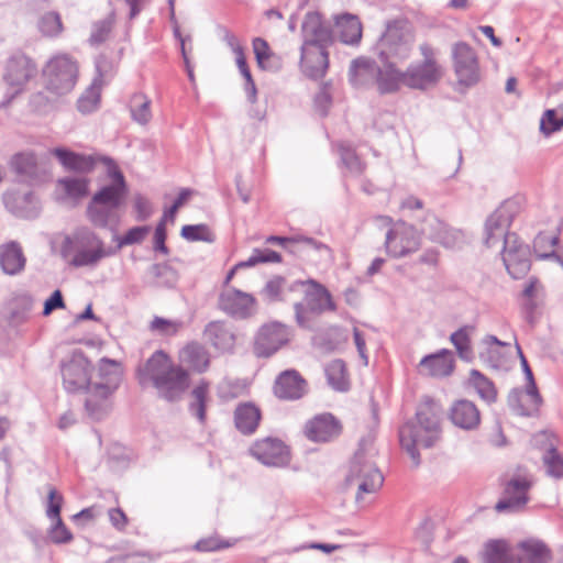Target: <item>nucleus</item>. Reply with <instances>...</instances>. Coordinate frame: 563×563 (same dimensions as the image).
<instances>
[{"mask_svg": "<svg viewBox=\"0 0 563 563\" xmlns=\"http://www.w3.org/2000/svg\"><path fill=\"white\" fill-rule=\"evenodd\" d=\"M26 265V256L22 246L10 241L0 245V268L3 274L15 276L21 274Z\"/></svg>", "mask_w": 563, "mask_h": 563, "instance_id": "obj_30", "label": "nucleus"}, {"mask_svg": "<svg viewBox=\"0 0 563 563\" xmlns=\"http://www.w3.org/2000/svg\"><path fill=\"white\" fill-rule=\"evenodd\" d=\"M110 176L113 181L92 195L85 211L87 220L98 229H115L121 218L120 209L128 194L124 176L118 167L110 170Z\"/></svg>", "mask_w": 563, "mask_h": 563, "instance_id": "obj_2", "label": "nucleus"}, {"mask_svg": "<svg viewBox=\"0 0 563 563\" xmlns=\"http://www.w3.org/2000/svg\"><path fill=\"white\" fill-rule=\"evenodd\" d=\"M250 453L266 466L285 467L290 463L289 448L277 438L268 437L255 441Z\"/></svg>", "mask_w": 563, "mask_h": 563, "instance_id": "obj_17", "label": "nucleus"}, {"mask_svg": "<svg viewBox=\"0 0 563 563\" xmlns=\"http://www.w3.org/2000/svg\"><path fill=\"white\" fill-rule=\"evenodd\" d=\"M376 64L367 58H356L351 63L349 79L354 87L366 86L376 78Z\"/></svg>", "mask_w": 563, "mask_h": 563, "instance_id": "obj_41", "label": "nucleus"}, {"mask_svg": "<svg viewBox=\"0 0 563 563\" xmlns=\"http://www.w3.org/2000/svg\"><path fill=\"white\" fill-rule=\"evenodd\" d=\"M302 44L308 46L329 47L334 41L330 25L324 24L322 15L317 11L306 13L301 24Z\"/></svg>", "mask_w": 563, "mask_h": 563, "instance_id": "obj_20", "label": "nucleus"}, {"mask_svg": "<svg viewBox=\"0 0 563 563\" xmlns=\"http://www.w3.org/2000/svg\"><path fill=\"white\" fill-rule=\"evenodd\" d=\"M289 329L279 322L262 325L254 340V354L258 357H269L288 343Z\"/></svg>", "mask_w": 563, "mask_h": 563, "instance_id": "obj_16", "label": "nucleus"}, {"mask_svg": "<svg viewBox=\"0 0 563 563\" xmlns=\"http://www.w3.org/2000/svg\"><path fill=\"white\" fill-rule=\"evenodd\" d=\"M37 26L43 35L49 37L58 35L63 30L60 16L56 12L44 13L40 18Z\"/></svg>", "mask_w": 563, "mask_h": 563, "instance_id": "obj_53", "label": "nucleus"}, {"mask_svg": "<svg viewBox=\"0 0 563 563\" xmlns=\"http://www.w3.org/2000/svg\"><path fill=\"white\" fill-rule=\"evenodd\" d=\"M10 166L30 184H40L48 176L45 168L41 167L36 155L31 151L14 154L10 161Z\"/></svg>", "mask_w": 563, "mask_h": 563, "instance_id": "obj_26", "label": "nucleus"}, {"mask_svg": "<svg viewBox=\"0 0 563 563\" xmlns=\"http://www.w3.org/2000/svg\"><path fill=\"white\" fill-rule=\"evenodd\" d=\"M503 262L508 274L515 279L525 277L530 271L529 246L522 244L517 234L506 236L503 247Z\"/></svg>", "mask_w": 563, "mask_h": 563, "instance_id": "obj_15", "label": "nucleus"}, {"mask_svg": "<svg viewBox=\"0 0 563 563\" xmlns=\"http://www.w3.org/2000/svg\"><path fill=\"white\" fill-rule=\"evenodd\" d=\"M551 550L540 540H525L515 548V562L512 563H551Z\"/></svg>", "mask_w": 563, "mask_h": 563, "instance_id": "obj_29", "label": "nucleus"}, {"mask_svg": "<svg viewBox=\"0 0 563 563\" xmlns=\"http://www.w3.org/2000/svg\"><path fill=\"white\" fill-rule=\"evenodd\" d=\"M340 41L346 45H358L362 40V23L357 15L342 13L334 18Z\"/></svg>", "mask_w": 563, "mask_h": 563, "instance_id": "obj_34", "label": "nucleus"}, {"mask_svg": "<svg viewBox=\"0 0 563 563\" xmlns=\"http://www.w3.org/2000/svg\"><path fill=\"white\" fill-rule=\"evenodd\" d=\"M396 63H383V66H376L375 84L380 95L397 92L401 86H405V71L396 67Z\"/></svg>", "mask_w": 563, "mask_h": 563, "instance_id": "obj_31", "label": "nucleus"}, {"mask_svg": "<svg viewBox=\"0 0 563 563\" xmlns=\"http://www.w3.org/2000/svg\"><path fill=\"white\" fill-rule=\"evenodd\" d=\"M384 246L387 255L401 258L420 249L421 236L413 225L397 222L386 232Z\"/></svg>", "mask_w": 563, "mask_h": 563, "instance_id": "obj_12", "label": "nucleus"}, {"mask_svg": "<svg viewBox=\"0 0 563 563\" xmlns=\"http://www.w3.org/2000/svg\"><path fill=\"white\" fill-rule=\"evenodd\" d=\"M183 328L181 321L168 320L155 317L150 323V330L165 336L175 335Z\"/></svg>", "mask_w": 563, "mask_h": 563, "instance_id": "obj_55", "label": "nucleus"}, {"mask_svg": "<svg viewBox=\"0 0 563 563\" xmlns=\"http://www.w3.org/2000/svg\"><path fill=\"white\" fill-rule=\"evenodd\" d=\"M62 255L74 267H96L115 251L90 228L79 227L62 243Z\"/></svg>", "mask_w": 563, "mask_h": 563, "instance_id": "obj_4", "label": "nucleus"}, {"mask_svg": "<svg viewBox=\"0 0 563 563\" xmlns=\"http://www.w3.org/2000/svg\"><path fill=\"white\" fill-rule=\"evenodd\" d=\"M346 485L355 487V501L357 505L365 503V495L375 494L384 483V477L376 465L358 450L351 464L346 476Z\"/></svg>", "mask_w": 563, "mask_h": 563, "instance_id": "obj_7", "label": "nucleus"}, {"mask_svg": "<svg viewBox=\"0 0 563 563\" xmlns=\"http://www.w3.org/2000/svg\"><path fill=\"white\" fill-rule=\"evenodd\" d=\"M244 391V386L239 382L224 380L219 386V395L224 400H231L240 397Z\"/></svg>", "mask_w": 563, "mask_h": 563, "instance_id": "obj_63", "label": "nucleus"}, {"mask_svg": "<svg viewBox=\"0 0 563 563\" xmlns=\"http://www.w3.org/2000/svg\"><path fill=\"white\" fill-rule=\"evenodd\" d=\"M52 154L58 159L65 169L79 174L87 175L92 173L98 162H103L109 165V172L112 170L113 167H117L109 157L80 154L64 147L53 148Z\"/></svg>", "mask_w": 563, "mask_h": 563, "instance_id": "obj_19", "label": "nucleus"}, {"mask_svg": "<svg viewBox=\"0 0 563 563\" xmlns=\"http://www.w3.org/2000/svg\"><path fill=\"white\" fill-rule=\"evenodd\" d=\"M559 230L560 223L558 222L554 230L539 232L533 241V250L537 257L541 260H555L563 266V260L554 249L559 242Z\"/></svg>", "mask_w": 563, "mask_h": 563, "instance_id": "obj_35", "label": "nucleus"}, {"mask_svg": "<svg viewBox=\"0 0 563 563\" xmlns=\"http://www.w3.org/2000/svg\"><path fill=\"white\" fill-rule=\"evenodd\" d=\"M255 299L252 295L235 288H228L222 291L219 298L220 308L234 318H246L254 310Z\"/></svg>", "mask_w": 563, "mask_h": 563, "instance_id": "obj_25", "label": "nucleus"}, {"mask_svg": "<svg viewBox=\"0 0 563 563\" xmlns=\"http://www.w3.org/2000/svg\"><path fill=\"white\" fill-rule=\"evenodd\" d=\"M440 432V409L430 399L419 406L415 420L400 427V445L409 454L415 466L420 464L418 446L431 448L438 441Z\"/></svg>", "mask_w": 563, "mask_h": 563, "instance_id": "obj_3", "label": "nucleus"}, {"mask_svg": "<svg viewBox=\"0 0 563 563\" xmlns=\"http://www.w3.org/2000/svg\"><path fill=\"white\" fill-rule=\"evenodd\" d=\"M151 228L148 225L133 227L126 231V233L118 239V249L125 245H132L141 243L150 233Z\"/></svg>", "mask_w": 563, "mask_h": 563, "instance_id": "obj_61", "label": "nucleus"}, {"mask_svg": "<svg viewBox=\"0 0 563 563\" xmlns=\"http://www.w3.org/2000/svg\"><path fill=\"white\" fill-rule=\"evenodd\" d=\"M307 382L295 369L280 373L274 384V394L283 400H297L307 393Z\"/></svg>", "mask_w": 563, "mask_h": 563, "instance_id": "obj_28", "label": "nucleus"}, {"mask_svg": "<svg viewBox=\"0 0 563 563\" xmlns=\"http://www.w3.org/2000/svg\"><path fill=\"white\" fill-rule=\"evenodd\" d=\"M99 374L104 382L93 384L88 389V396L85 400L88 413L96 420H100L107 415L109 410L108 397L117 389L120 380L118 364L108 358L101 361Z\"/></svg>", "mask_w": 563, "mask_h": 563, "instance_id": "obj_6", "label": "nucleus"}, {"mask_svg": "<svg viewBox=\"0 0 563 563\" xmlns=\"http://www.w3.org/2000/svg\"><path fill=\"white\" fill-rule=\"evenodd\" d=\"M115 20L114 12H111L106 19L97 21L92 24L89 43L91 45H99L103 43L112 31Z\"/></svg>", "mask_w": 563, "mask_h": 563, "instance_id": "obj_52", "label": "nucleus"}, {"mask_svg": "<svg viewBox=\"0 0 563 563\" xmlns=\"http://www.w3.org/2000/svg\"><path fill=\"white\" fill-rule=\"evenodd\" d=\"M139 383L142 387L152 385L161 398L167 401L178 400L189 387V375L181 366L173 363L162 350L137 367Z\"/></svg>", "mask_w": 563, "mask_h": 563, "instance_id": "obj_1", "label": "nucleus"}, {"mask_svg": "<svg viewBox=\"0 0 563 563\" xmlns=\"http://www.w3.org/2000/svg\"><path fill=\"white\" fill-rule=\"evenodd\" d=\"M342 426L331 413L318 415L305 426L306 437L313 442H329L340 435Z\"/></svg>", "mask_w": 563, "mask_h": 563, "instance_id": "obj_24", "label": "nucleus"}, {"mask_svg": "<svg viewBox=\"0 0 563 563\" xmlns=\"http://www.w3.org/2000/svg\"><path fill=\"white\" fill-rule=\"evenodd\" d=\"M37 74L35 62L22 52L12 54L4 67L3 81L8 86L7 96L9 100L21 93L27 82Z\"/></svg>", "mask_w": 563, "mask_h": 563, "instance_id": "obj_9", "label": "nucleus"}, {"mask_svg": "<svg viewBox=\"0 0 563 563\" xmlns=\"http://www.w3.org/2000/svg\"><path fill=\"white\" fill-rule=\"evenodd\" d=\"M209 395V384L202 380L191 391V401L189 411L199 420L200 423L206 421V404Z\"/></svg>", "mask_w": 563, "mask_h": 563, "instance_id": "obj_47", "label": "nucleus"}, {"mask_svg": "<svg viewBox=\"0 0 563 563\" xmlns=\"http://www.w3.org/2000/svg\"><path fill=\"white\" fill-rule=\"evenodd\" d=\"M415 43L411 26L406 21L389 22L376 44V53L382 63H402L408 59Z\"/></svg>", "mask_w": 563, "mask_h": 563, "instance_id": "obj_5", "label": "nucleus"}, {"mask_svg": "<svg viewBox=\"0 0 563 563\" xmlns=\"http://www.w3.org/2000/svg\"><path fill=\"white\" fill-rule=\"evenodd\" d=\"M260 420L261 411L251 402L241 404L234 410V424L242 434H253L258 427Z\"/></svg>", "mask_w": 563, "mask_h": 563, "instance_id": "obj_39", "label": "nucleus"}, {"mask_svg": "<svg viewBox=\"0 0 563 563\" xmlns=\"http://www.w3.org/2000/svg\"><path fill=\"white\" fill-rule=\"evenodd\" d=\"M507 345L508 343L500 341L497 336L487 334L481 340L479 343V358L496 367L500 355L497 347Z\"/></svg>", "mask_w": 563, "mask_h": 563, "instance_id": "obj_50", "label": "nucleus"}, {"mask_svg": "<svg viewBox=\"0 0 563 563\" xmlns=\"http://www.w3.org/2000/svg\"><path fill=\"white\" fill-rule=\"evenodd\" d=\"M90 179L86 176H67L57 179L56 189L62 191L63 199H69L74 202L80 201L89 194Z\"/></svg>", "mask_w": 563, "mask_h": 563, "instance_id": "obj_38", "label": "nucleus"}, {"mask_svg": "<svg viewBox=\"0 0 563 563\" xmlns=\"http://www.w3.org/2000/svg\"><path fill=\"white\" fill-rule=\"evenodd\" d=\"M180 360L199 373L205 372L209 366V355L206 349L199 343L187 344L180 351Z\"/></svg>", "mask_w": 563, "mask_h": 563, "instance_id": "obj_43", "label": "nucleus"}, {"mask_svg": "<svg viewBox=\"0 0 563 563\" xmlns=\"http://www.w3.org/2000/svg\"><path fill=\"white\" fill-rule=\"evenodd\" d=\"M90 363L81 352L73 354L69 361L62 364V377L65 389L76 393L88 387Z\"/></svg>", "mask_w": 563, "mask_h": 563, "instance_id": "obj_18", "label": "nucleus"}, {"mask_svg": "<svg viewBox=\"0 0 563 563\" xmlns=\"http://www.w3.org/2000/svg\"><path fill=\"white\" fill-rule=\"evenodd\" d=\"M418 368L421 374L427 376L448 377L455 368L453 353L448 349H441L435 353L426 355L419 362Z\"/></svg>", "mask_w": 563, "mask_h": 563, "instance_id": "obj_27", "label": "nucleus"}, {"mask_svg": "<svg viewBox=\"0 0 563 563\" xmlns=\"http://www.w3.org/2000/svg\"><path fill=\"white\" fill-rule=\"evenodd\" d=\"M206 340L217 350L231 351L235 343V336L231 328L221 321H212L205 329Z\"/></svg>", "mask_w": 563, "mask_h": 563, "instance_id": "obj_36", "label": "nucleus"}, {"mask_svg": "<svg viewBox=\"0 0 563 563\" xmlns=\"http://www.w3.org/2000/svg\"><path fill=\"white\" fill-rule=\"evenodd\" d=\"M253 51L260 68L269 71H278L282 68V59L273 53L268 43L262 38L253 40Z\"/></svg>", "mask_w": 563, "mask_h": 563, "instance_id": "obj_42", "label": "nucleus"}, {"mask_svg": "<svg viewBox=\"0 0 563 563\" xmlns=\"http://www.w3.org/2000/svg\"><path fill=\"white\" fill-rule=\"evenodd\" d=\"M520 206L516 200H505L485 221L484 243L487 247H494L505 242L511 222L519 213Z\"/></svg>", "mask_w": 563, "mask_h": 563, "instance_id": "obj_10", "label": "nucleus"}, {"mask_svg": "<svg viewBox=\"0 0 563 563\" xmlns=\"http://www.w3.org/2000/svg\"><path fill=\"white\" fill-rule=\"evenodd\" d=\"M563 129V103L555 109H547L540 119V132L550 136Z\"/></svg>", "mask_w": 563, "mask_h": 563, "instance_id": "obj_49", "label": "nucleus"}, {"mask_svg": "<svg viewBox=\"0 0 563 563\" xmlns=\"http://www.w3.org/2000/svg\"><path fill=\"white\" fill-rule=\"evenodd\" d=\"M294 309L298 325L309 329L311 313H321L324 310L332 311L335 309V305L330 292L325 288L319 287L317 291L306 298V302H296Z\"/></svg>", "mask_w": 563, "mask_h": 563, "instance_id": "obj_21", "label": "nucleus"}, {"mask_svg": "<svg viewBox=\"0 0 563 563\" xmlns=\"http://www.w3.org/2000/svg\"><path fill=\"white\" fill-rule=\"evenodd\" d=\"M43 77L47 90L59 96L66 95L77 82V63L66 54L56 55L46 63Z\"/></svg>", "mask_w": 563, "mask_h": 563, "instance_id": "obj_8", "label": "nucleus"}, {"mask_svg": "<svg viewBox=\"0 0 563 563\" xmlns=\"http://www.w3.org/2000/svg\"><path fill=\"white\" fill-rule=\"evenodd\" d=\"M532 482L527 475L517 474L504 481L503 497L496 504L498 512H517L522 510L529 501V490Z\"/></svg>", "mask_w": 563, "mask_h": 563, "instance_id": "obj_13", "label": "nucleus"}, {"mask_svg": "<svg viewBox=\"0 0 563 563\" xmlns=\"http://www.w3.org/2000/svg\"><path fill=\"white\" fill-rule=\"evenodd\" d=\"M151 274L156 279L157 286L172 287L176 283V272L167 264H154Z\"/></svg>", "mask_w": 563, "mask_h": 563, "instance_id": "obj_57", "label": "nucleus"}, {"mask_svg": "<svg viewBox=\"0 0 563 563\" xmlns=\"http://www.w3.org/2000/svg\"><path fill=\"white\" fill-rule=\"evenodd\" d=\"M421 232L431 241L445 247H453L456 242V233L434 214H428L422 223Z\"/></svg>", "mask_w": 563, "mask_h": 563, "instance_id": "obj_33", "label": "nucleus"}, {"mask_svg": "<svg viewBox=\"0 0 563 563\" xmlns=\"http://www.w3.org/2000/svg\"><path fill=\"white\" fill-rule=\"evenodd\" d=\"M452 423L464 430H474L481 422L477 407L470 400H459L453 404L450 410Z\"/></svg>", "mask_w": 563, "mask_h": 563, "instance_id": "obj_32", "label": "nucleus"}, {"mask_svg": "<svg viewBox=\"0 0 563 563\" xmlns=\"http://www.w3.org/2000/svg\"><path fill=\"white\" fill-rule=\"evenodd\" d=\"M280 261V254L271 249L254 250L253 254L246 261L236 264V267H251L258 263H278Z\"/></svg>", "mask_w": 563, "mask_h": 563, "instance_id": "obj_54", "label": "nucleus"}, {"mask_svg": "<svg viewBox=\"0 0 563 563\" xmlns=\"http://www.w3.org/2000/svg\"><path fill=\"white\" fill-rule=\"evenodd\" d=\"M470 384L484 401L487 404L496 401L497 390L494 383L484 376L479 371L472 369L470 372Z\"/></svg>", "mask_w": 563, "mask_h": 563, "instance_id": "obj_46", "label": "nucleus"}, {"mask_svg": "<svg viewBox=\"0 0 563 563\" xmlns=\"http://www.w3.org/2000/svg\"><path fill=\"white\" fill-rule=\"evenodd\" d=\"M180 235L190 242L201 241L212 243L216 240L214 233L205 223L184 225L181 228Z\"/></svg>", "mask_w": 563, "mask_h": 563, "instance_id": "obj_51", "label": "nucleus"}, {"mask_svg": "<svg viewBox=\"0 0 563 563\" xmlns=\"http://www.w3.org/2000/svg\"><path fill=\"white\" fill-rule=\"evenodd\" d=\"M452 58L454 73L460 85L472 87L479 81L478 59L475 51L467 43H455L452 47Z\"/></svg>", "mask_w": 563, "mask_h": 563, "instance_id": "obj_14", "label": "nucleus"}, {"mask_svg": "<svg viewBox=\"0 0 563 563\" xmlns=\"http://www.w3.org/2000/svg\"><path fill=\"white\" fill-rule=\"evenodd\" d=\"M132 120L145 125L152 119L151 100L143 93H134L130 100Z\"/></svg>", "mask_w": 563, "mask_h": 563, "instance_id": "obj_48", "label": "nucleus"}, {"mask_svg": "<svg viewBox=\"0 0 563 563\" xmlns=\"http://www.w3.org/2000/svg\"><path fill=\"white\" fill-rule=\"evenodd\" d=\"M286 279L282 276H275L269 279L262 290L263 296L269 301L284 300L282 294L286 287Z\"/></svg>", "mask_w": 563, "mask_h": 563, "instance_id": "obj_59", "label": "nucleus"}, {"mask_svg": "<svg viewBox=\"0 0 563 563\" xmlns=\"http://www.w3.org/2000/svg\"><path fill=\"white\" fill-rule=\"evenodd\" d=\"M33 195L31 192L24 194L22 196L15 195L13 192H7L3 196V200L5 207L15 216L21 218L30 217V213L22 208L15 206L16 202H31Z\"/></svg>", "mask_w": 563, "mask_h": 563, "instance_id": "obj_60", "label": "nucleus"}, {"mask_svg": "<svg viewBox=\"0 0 563 563\" xmlns=\"http://www.w3.org/2000/svg\"><path fill=\"white\" fill-rule=\"evenodd\" d=\"M328 384L338 391H346L349 389V379L346 366L342 360L331 361L324 368Z\"/></svg>", "mask_w": 563, "mask_h": 563, "instance_id": "obj_45", "label": "nucleus"}, {"mask_svg": "<svg viewBox=\"0 0 563 563\" xmlns=\"http://www.w3.org/2000/svg\"><path fill=\"white\" fill-rule=\"evenodd\" d=\"M475 332V325L464 324L450 334V342L454 346L460 360L465 363H472L475 360V353L472 344V335Z\"/></svg>", "mask_w": 563, "mask_h": 563, "instance_id": "obj_37", "label": "nucleus"}, {"mask_svg": "<svg viewBox=\"0 0 563 563\" xmlns=\"http://www.w3.org/2000/svg\"><path fill=\"white\" fill-rule=\"evenodd\" d=\"M543 462L550 476L556 478L563 476V456L554 448L545 452Z\"/></svg>", "mask_w": 563, "mask_h": 563, "instance_id": "obj_58", "label": "nucleus"}, {"mask_svg": "<svg viewBox=\"0 0 563 563\" xmlns=\"http://www.w3.org/2000/svg\"><path fill=\"white\" fill-rule=\"evenodd\" d=\"M339 152L343 164L350 172L357 175L363 173L364 164L361 162L360 157L351 146L341 144L339 146Z\"/></svg>", "mask_w": 563, "mask_h": 563, "instance_id": "obj_56", "label": "nucleus"}, {"mask_svg": "<svg viewBox=\"0 0 563 563\" xmlns=\"http://www.w3.org/2000/svg\"><path fill=\"white\" fill-rule=\"evenodd\" d=\"M54 525L49 529L48 536L52 542L56 544L68 543L73 540L71 532L64 525L62 518L54 519Z\"/></svg>", "mask_w": 563, "mask_h": 563, "instance_id": "obj_62", "label": "nucleus"}, {"mask_svg": "<svg viewBox=\"0 0 563 563\" xmlns=\"http://www.w3.org/2000/svg\"><path fill=\"white\" fill-rule=\"evenodd\" d=\"M521 357V365L527 378L526 390L512 389L508 395V405L514 412L523 417H533L539 412L542 398L538 391L533 374L527 360L518 347Z\"/></svg>", "mask_w": 563, "mask_h": 563, "instance_id": "obj_11", "label": "nucleus"}, {"mask_svg": "<svg viewBox=\"0 0 563 563\" xmlns=\"http://www.w3.org/2000/svg\"><path fill=\"white\" fill-rule=\"evenodd\" d=\"M300 53L301 71L311 79L324 77L329 67L328 47L301 45Z\"/></svg>", "mask_w": 563, "mask_h": 563, "instance_id": "obj_22", "label": "nucleus"}, {"mask_svg": "<svg viewBox=\"0 0 563 563\" xmlns=\"http://www.w3.org/2000/svg\"><path fill=\"white\" fill-rule=\"evenodd\" d=\"M63 505V496L57 493L55 488H51L48 492V505L46 515L49 519L60 518V509Z\"/></svg>", "mask_w": 563, "mask_h": 563, "instance_id": "obj_64", "label": "nucleus"}, {"mask_svg": "<svg viewBox=\"0 0 563 563\" xmlns=\"http://www.w3.org/2000/svg\"><path fill=\"white\" fill-rule=\"evenodd\" d=\"M515 562V549L501 540H494L486 544L482 563H512Z\"/></svg>", "mask_w": 563, "mask_h": 563, "instance_id": "obj_44", "label": "nucleus"}, {"mask_svg": "<svg viewBox=\"0 0 563 563\" xmlns=\"http://www.w3.org/2000/svg\"><path fill=\"white\" fill-rule=\"evenodd\" d=\"M441 75L438 63H412L405 70V86L410 89L424 90L435 85Z\"/></svg>", "mask_w": 563, "mask_h": 563, "instance_id": "obj_23", "label": "nucleus"}, {"mask_svg": "<svg viewBox=\"0 0 563 563\" xmlns=\"http://www.w3.org/2000/svg\"><path fill=\"white\" fill-rule=\"evenodd\" d=\"M97 71L98 76L77 100V109L84 114L96 111L100 104L101 87L103 84L100 63H97Z\"/></svg>", "mask_w": 563, "mask_h": 563, "instance_id": "obj_40", "label": "nucleus"}]
</instances>
